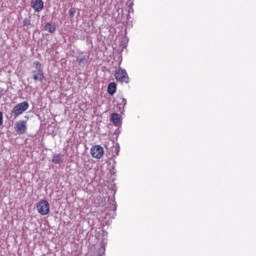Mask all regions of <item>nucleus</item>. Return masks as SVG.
Wrapping results in <instances>:
<instances>
[{
    "mask_svg": "<svg viewBox=\"0 0 256 256\" xmlns=\"http://www.w3.org/2000/svg\"><path fill=\"white\" fill-rule=\"evenodd\" d=\"M44 29L45 31H48V33H54L55 31H57V27H55V25L51 23H46Z\"/></svg>",
    "mask_w": 256,
    "mask_h": 256,
    "instance_id": "9b49d317",
    "label": "nucleus"
},
{
    "mask_svg": "<svg viewBox=\"0 0 256 256\" xmlns=\"http://www.w3.org/2000/svg\"><path fill=\"white\" fill-rule=\"evenodd\" d=\"M114 77L119 83H129V74H127L126 69L118 68L114 73Z\"/></svg>",
    "mask_w": 256,
    "mask_h": 256,
    "instance_id": "f03ea898",
    "label": "nucleus"
},
{
    "mask_svg": "<svg viewBox=\"0 0 256 256\" xmlns=\"http://www.w3.org/2000/svg\"><path fill=\"white\" fill-rule=\"evenodd\" d=\"M32 73L34 81L43 82V79H45V74L43 73V70L33 71Z\"/></svg>",
    "mask_w": 256,
    "mask_h": 256,
    "instance_id": "6e6552de",
    "label": "nucleus"
},
{
    "mask_svg": "<svg viewBox=\"0 0 256 256\" xmlns=\"http://www.w3.org/2000/svg\"><path fill=\"white\" fill-rule=\"evenodd\" d=\"M36 209L39 215H42V216L49 215V213L51 212V206L49 205V202L43 199L37 203Z\"/></svg>",
    "mask_w": 256,
    "mask_h": 256,
    "instance_id": "f257e3e1",
    "label": "nucleus"
},
{
    "mask_svg": "<svg viewBox=\"0 0 256 256\" xmlns=\"http://www.w3.org/2000/svg\"><path fill=\"white\" fill-rule=\"evenodd\" d=\"M110 121H112L114 125H121V117H119L117 113L111 114Z\"/></svg>",
    "mask_w": 256,
    "mask_h": 256,
    "instance_id": "1a4fd4ad",
    "label": "nucleus"
},
{
    "mask_svg": "<svg viewBox=\"0 0 256 256\" xmlns=\"http://www.w3.org/2000/svg\"><path fill=\"white\" fill-rule=\"evenodd\" d=\"M23 25L24 27H29V25H31V18H25L23 20Z\"/></svg>",
    "mask_w": 256,
    "mask_h": 256,
    "instance_id": "ddd939ff",
    "label": "nucleus"
},
{
    "mask_svg": "<svg viewBox=\"0 0 256 256\" xmlns=\"http://www.w3.org/2000/svg\"><path fill=\"white\" fill-rule=\"evenodd\" d=\"M52 163H55V165L61 163V154H54L52 157Z\"/></svg>",
    "mask_w": 256,
    "mask_h": 256,
    "instance_id": "f8f14e48",
    "label": "nucleus"
},
{
    "mask_svg": "<svg viewBox=\"0 0 256 256\" xmlns=\"http://www.w3.org/2000/svg\"><path fill=\"white\" fill-rule=\"evenodd\" d=\"M108 93L109 95H115L117 93V84L115 82L108 85Z\"/></svg>",
    "mask_w": 256,
    "mask_h": 256,
    "instance_id": "9d476101",
    "label": "nucleus"
},
{
    "mask_svg": "<svg viewBox=\"0 0 256 256\" xmlns=\"http://www.w3.org/2000/svg\"><path fill=\"white\" fill-rule=\"evenodd\" d=\"M31 7L35 13H41V10L45 8L43 0H31Z\"/></svg>",
    "mask_w": 256,
    "mask_h": 256,
    "instance_id": "423d86ee",
    "label": "nucleus"
},
{
    "mask_svg": "<svg viewBox=\"0 0 256 256\" xmlns=\"http://www.w3.org/2000/svg\"><path fill=\"white\" fill-rule=\"evenodd\" d=\"M34 65H35L37 71H39V70H40V71H43V70L41 69V62L35 61V62H34Z\"/></svg>",
    "mask_w": 256,
    "mask_h": 256,
    "instance_id": "2eb2a0df",
    "label": "nucleus"
},
{
    "mask_svg": "<svg viewBox=\"0 0 256 256\" xmlns=\"http://www.w3.org/2000/svg\"><path fill=\"white\" fill-rule=\"evenodd\" d=\"M68 13H69V17L73 18L75 17V13H77V10L75 8H70Z\"/></svg>",
    "mask_w": 256,
    "mask_h": 256,
    "instance_id": "4468645a",
    "label": "nucleus"
},
{
    "mask_svg": "<svg viewBox=\"0 0 256 256\" xmlns=\"http://www.w3.org/2000/svg\"><path fill=\"white\" fill-rule=\"evenodd\" d=\"M116 105L119 111H123V109H125V105H127V99L123 98L122 96H118L116 98Z\"/></svg>",
    "mask_w": 256,
    "mask_h": 256,
    "instance_id": "0eeeda50",
    "label": "nucleus"
},
{
    "mask_svg": "<svg viewBox=\"0 0 256 256\" xmlns=\"http://www.w3.org/2000/svg\"><path fill=\"white\" fill-rule=\"evenodd\" d=\"M91 156L94 159H101L105 155V150L99 145H95L90 149Z\"/></svg>",
    "mask_w": 256,
    "mask_h": 256,
    "instance_id": "20e7f679",
    "label": "nucleus"
},
{
    "mask_svg": "<svg viewBox=\"0 0 256 256\" xmlns=\"http://www.w3.org/2000/svg\"><path fill=\"white\" fill-rule=\"evenodd\" d=\"M3 125V112L0 111V126Z\"/></svg>",
    "mask_w": 256,
    "mask_h": 256,
    "instance_id": "dca6fc26",
    "label": "nucleus"
},
{
    "mask_svg": "<svg viewBox=\"0 0 256 256\" xmlns=\"http://www.w3.org/2000/svg\"><path fill=\"white\" fill-rule=\"evenodd\" d=\"M27 109H29V102H21L14 106V108L12 109V115H14V117L17 118L19 117V115H23V113H25Z\"/></svg>",
    "mask_w": 256,
    "mask_h": 256,
    "instance_id": "7ed1b4c3",
    "label": "nucleus"
},
{
    "mask_svg": "<svg viewBox=\"0 0 256 256\" xmlns=\"http://www.w3.org/2000/svg\"><path fill=\"white\" fill-rule=\"evenodd\" d=\"M15 132L23 135L27 131V121L20 120L14 126Z\"/></svg>",
    "mask_w": 256,
    "mask_h": 256,
    "instance_id": "39448f33",
    "label": "nucleus"
}]
</instances>
